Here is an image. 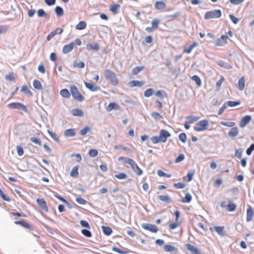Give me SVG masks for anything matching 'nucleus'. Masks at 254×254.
I'll list each match as a JSON object with an SVG mask.
<instances>
[{"label":"nucleus","instance_id":"nucleus-13","mask_svg":"<svg viewBox=\"0 0 254 254\" xmlns=\"http://www.w3.org/2000/svg\"><path fill=\"white\" fill-rule=\"evenodd\" d=\"M84 84L86 87L91 91L95 92L100 90V87L99 86L92 83L84 82Z\"/></svg>","mask_w":254,"mask_h":254},{"label":"nucleus","instance_id":"nucleus-42","mask_svg":"<svg viewBox=\"0 0 254 254\" xmlns=\"http://www.w3.org/2000/svg\"><path fill=\"white\" fill-rule=\"evenodd\" d=\"M245 88V77H242L239 79V90H243Z\"/></svg>","mask_w":254,"mask_h":254},{"label":"nucleus","instance_id":"nucleus-25","mask_svg":"<svg viewBox=\"0 0 254 254\" xmlns=\"http://www.w3.org/2000/svg\"><path fill=\"white\" fill-rule=\"evenodd\" d=\"M101 228L103 233L106 236H110L112 233V230L109 227L102 226Z\"/></svg>","mask_w":254,"mask_h":254},{"label":"nucleus","instance_id":"nucleus-12","mask_svg":"<svg viewBox=\"0 0 254 254\" xmlns=\"http://www.w3.org/2000/svg\"><path fill=\"white\" fill-rule=\"evenodd\" d=\"M132 169L134 171V172L137 175H141L143 173L142 170L140 169L137 164L135 163L134 161H133L131 165H130Z\"/></svg>","mask_w":254,"mask_h":254},{"label":"nucleus","instance_id":"nucleus-19","mask_svg":"<svg viewBox=\"0 0 254 254\" xmlns=\"http://www.w3.org/2000/svg\"><path fill=\"white\" fill-rule=\"evenodd\" d=\"M121 6L119 4L116 3L110 6V10L114 13L117 14L119 12Z\"/></svg>","mask_w":254,"mask_h":254},{"label":"nucleus","instance_id":"nucleus-35","mask_svg":"<svg viewBox=\"0 0 254 254\" xmlns=\"http://www.w3.org/2000/svg\"><path fill=\"white\" fill-rule=\"evenodd\" d=\"M55 11L58 16H61L64 15V10L62 7L57 6L55 9Z\"/></svg>","mask_w":254,"mask_h":254},{"label":"nucleus","instance_id":"nucleus-31","mask_svg":"<svg viewBox=\"0 0 254 254\" xmlns=\"http://www.w3.org/2000/svg\"><path fill=\"white\" fill-rule=\"evenodd\" d=\"M191 199L192 197L191 194L189 193H187L185 197L182 198L181 201L183 203H189L191 201Z\"/></svg>","mask_w":254,"mask_h":254},{"label":"nucleus","instance_id":"nucleus-1","mask_svg":"<svg viewBox=\"0 0 254 254\" xmlns=\"http://www.w3.org/2000/svg\"><path fill=\"white\" fill-rule=\"evenodd\" d=\"M170 133L165 129H161L159 131V136H153L150 138L151 141L153 144H156L160 142L165 143L167 138L171 136Z\"/></svg>","mask_w":254,"mask_h":254},{"label":"nucleus","instance_id":"nucleus-28","mask_svg":"<svg viewBox=\"0 0 254 254\" xmlns=\"http://www.w3.org/2000/svg\"><path fill=\"white\" fill-rule=\"evenodd\" d=\"M119 161L124 160L125 163L128 164L130 165H131L132 163L134 161L133 159L127 157H120L118 158Z\"/></svg>","mask_w":254,"mask_h":254},{"label":"nucleus","instance_id":"nucleus-64","mask_svg":"<svg viewBox=\"0 0 254 254\" xmlns=\"http://www.w3.org/2000/svg\"><path fill=\"white\" fill-rule=\"evenodd\" d=\"M185 159V155L183 154H180L177 158L176 159L175 162L176 163H179L183 160H184Z\"/></svg>","mask_w":254,"mask_h":254},{"label":"nucleus","instance_id":"nucleus-29","mask_svg":"<svg viewBox=\"0 0 254 254\" xmlns=\"http://www.w3.org/2000/svg\"><path fill=\"white\" fill-rule=\"evenodd\" d=\"M61 95L65 98H69L70 97V93L69 91L67 89H62L60 91Z\"/></svg>","mask_w":254,"mask_h":254},{"label":"nucleus","instance_id":"nucleus-63","mask_svg":"<svg viewBox=\"0 0 254 254\" xmlns=\"http://www.w3.org/2000/svg\"><path fill=\"white\" fill-rule=\"evenodd\" d=\"M254 150V143H252L250 146L247 149L246 153L248 155H250Z\"/></svg>","mask_w":254,"mask_h":254},{"label":"nucleus","instance_id":"nucleus-16","mask_svg":"<svg viewBox=\"0 0 254 254\" xmlns=\"http://www.w3.org/2000/svg\"><path fill=\"white\" fill-rule=\"evenodd\" d=\"M154 7L156 9L162 10L166 7V4L163 1H157L155 2Z\"/></svg>","mask_w":254,"mask_h":254},{"label":"nucleus","instance_id":"nucleus-9","mask_svg":"<svg viewBox=\"0 0 254 254\" xmlns=\"http://www.w3.org/2000/svg\"><path fill=\"white\" fill-rule=\"evenodd\" d=\"M252 117L251 116L246 115L244 117L240 122V126L241 127H244L246 126V125L249 123V122L251 121Z\"/></svg>","mask_w":254,"mask_h":254},{"label":"nucleus","instance_id":"nucleus-5","mask_svg":"<svg viewBox=\"0 0 254 254\" xmlns=\"http://www.w3.org/2000/svg\"><path fill=\"white\" fill-rule=\"evenodd\" d=\"M222 15L221 11L219 9L213 10L211 11H207L204 15V18L205 19H209L211 18H218Z\"/></svg>","mask_w":254,"mask_h":254},{"label":"nucleus","instance_id":"nucleus-46","mask_svg":"<svg viewBox=\"0 0 254 254\" xmlns=\"http://www.w3.org/2000/svg\"><path fill=\"white\" fill-rule=\"evenodd\" d=\"M47 132L50 135L51 137L56 142H59V138L57 136V135L56 133L53 132L52 131H50V130H48Z\"/></svg>","mask_w":254,"mask_h":254},{"label":"nucleus","instance_id":"nucleus-8","mask_svg":"<svg viewBox=\"0 0 254 254\" xmlns=\"http://www.w3.org/2000/svg\"><path fill=\"white\" fill-rule=\"evenodd\" d=\"M37 203L39 206L44 211L47 212L48 211V208L47 205L46 201L43 198H38L37 199Z\"/></svg>","mask_w":254,"mask_h":254},{"label":"nucleus","instance_id":"nucleus-49","mask_svg":"<svg viewBox=\"0 0 254 254\" xmlns=\"http://www.w3.org/2000/svg\"><path fill=\"white\" fill-rule=\"evenodd\" d=\"M194 171H193V172H189L187 176L186 177H184V179L185 180L186 178H187V181L188 182L191 181L192 179V177L194 175Z\"/></svg>","mask_w":254,"mask_h":254},{"label":"nucleus","instance_id":"nucleus-38","mask_svg":"<svg viewBox=\"0 0 254 254\" xmlns=\"http://www.w3.org/2000/svg\"><path fill=\"white\" fill-rule=\"evenodd\" d=\"M86 23L84 21H80L76 26V29L78 30H83L85 28Z\"/></svg>","mask_w":254,"mask_h":254},{"label":"nucleus","instance_id":"nucleus-59","mask_svg":"<svg viewBox=\"0 0 254 254\" xmlns=\"http://www.w3.org/2000/svg\"><path fill=\"white\" fill-rule=\"evenodd\" d=\"M192 79L195 82L197 85H201V80L200 78L197 75H193L192 77Z\"/></svg>","mask_w":254,"mask_h":254},{"label":"nucleus","instance_id":"nucleus-20","mask_svg":"<svg viewBox=\"0 0 254 254\" xmlns=\"http://www.w3.org/2000/svg\"><path fill=\"white\" fill-rule=\"evenodd\" d=\"M71 113L74 116L82 117L83 115V112L82 110L78 108L72 109L71 111Z\"/></svg>","mask_w":254,"mask_h":254},{"label":"nucleus","instance_id":"nucleus-3","mask_svg":"<svg viewBox=\"0 0 254 254\" xmlns=\"http://www.w3.org/2000/svg\"><path fill=\"white\" fill-rule=\"evenodd\" d=\"M70 91L73 98L75 100L82 102L84 99V97L79 92L78 89L74 85L70 86Z\"/></svg>","mask_w":254,"mask_h":254},{"label":"nucleus","instance_id":"nucleus-43","mask_svg":"<svg viewBox=\"0 0 254 254\" xmlns=\"http://www.w3.org/2000/svg\"><path fill=\"white\" fill-rule=\"evenodd\" d=\"M81 233L84 236H85L86 237L90 238V237H91V236H92L91 232L87 229H82L81 230Z\"/></svg>","mask_w":254,"mask_h":254},{"label":"nucleus","instance_id":"nucleus-24","mask_svg":"<svg viewBox=\"0 0 254 254\" xmlns=\"http://www.w3.org/2000/svg\"><path fill=\"white\" fill-rule=\"evenodd\" d=\"M119 106L115 103L111 102L107 107L106 110L108 112L111 111L112 110H117L118 109Z\"/></svg>","mask_w":254,"mask_h":254},{"label":"nucleus","instance_id":"nucleus-17","mask_svg":"<svg viewBox=\"0 0 254 254\" xmlns=\"http://www.w3.org/2000/svg\"><path fill=\"white\" fill-rule=\"evenodd\" d=\"M144 82L142 81H139L138 80H132L129 82L128 85L131 87L135 86L140 87L144 84Z\"/></svg>","mask_w":254,"mask_h":254},{"label":"nucleus","instance_id":"nucleus-26","mask_svg":"<svg viewBox=\"0 0 254 254\" xmlns=\"http://www.w3.org/2000/svg\"><path fill=\"white\" fill-rule=\"evenodd\" d=\"M87 49L88 50H95L97 51L99 49V45L97 43H95L94 45L91 44H87L86 45Z\"/></svg>","mask_w":254,"mask_h":254},{"label":"nucleus","instance_id":"nucleus-36","mask_svg":"<svg viewBox=\"0 0 254 254\" xmlns=\"http://www.w3.org/2000/svg\"><path fill=\"white\" fill-rule=\"evenodd\" d=\"M218 64L220 66L227 68V69L230 68L231 67V65L229 64H228L225 62H224L223 61H218Z\"/></svg>","mask_w":254,"mask_h":254},{"label":"nucleus","instance_id":"nucleus-40","mask_svg":"<svg viewBox=\"0 0 254 254\" xmlns=\"http://www.w3.org/2000/svg\"><path fill=\"white\" fill-rule=\"evenodd\" d=\"M154 92V90L152 88H149L144 92V95L146 97L151 96Z\"/></svg>","mask_w":254,"mask_h":254},{"label":"nucleus","instance_id":"nucleus-34","mask_svg":"<svg viewBox=\"0 0 254 254\" xmlns=\"http://www.w3.org/2000/svg\"><path fill=\"white\" fill-rule=\"evenodd\" d=\"M238 131L237 127L232 128L228 132V135L230 137H235L237 135Z\"/></svg>","mask_w":254,"mask_h":254},{"label":"nucleus","instance_id":"nucleus-52","mask_svg":"<svg viewBox=\"0 0 254 254\" xmlns=\"http://www.w3.org/2000/svg\"><path fill=\"white\" fill-rule=\"evenodd\" d=\"M223 229L224 227L215 226L214 227L215 230L221 236L223 235Z\"/></svg>","mask_w":254,"mask_h":254},{"label":"nucleus","instance_id":"nucleus-54","mask_svg":"<svg viewBox=\"0 0 254 254\" xmlns=\"http://www.w3.org/2000/svg\"><path fill=\"white\" fill-rule=\"evenodd\" d=\"M227 208L229 211H233L236 209V205H235L234 203L229 202L228 205H227Z\"/></svg>","mask_w":254,"mask_h":254},{"label":"nucleus","instance_id":"nucleus-27","mask_svg":"<svg viewBox=\"0 0 254 254\" xmlns=\"http://www.w3.org/2000/svg\"><path fill=\"white\" fill-rule=\"evenodd\" d=\"M78 166H74L71 172H70V176L72 177H74V178H77L78 176Z\"/></svg>","mask_w":254,"mask_h":254},{"label":"nucleus","instance_id":"nucleus-44","mask_svg":"<svg viewBox=\"0 0 254 254\" xmlns=\"http://www.w3.org/2000/svg\"><path fill=\"white\" fill-rule=\"evenodd\" d=\"M30 141L34 143H35L39 146L42 145V143L40 140L36 137H31L30 139Z\"/></svg>","mask_w":254,"mask_h":254},{"label":"nucleus","instance_id":"nucleus-15","mask_svg":"<svg viewBox=\"0 0 254 254\" xmlns=\"http://www.w3.org/2000/svg\"><path fill=\"white\" fill-rule=\"evenodd\" d=\"M74 46V43L71 42L69 43L68 44H67L64 46L63 49V52L64 54H67L71 52Z\"/></svg>","mask_w":254,"mask_h":254},{"label":"nucleus","instance_id":"nucleus-55","mask_svg":"<svg viewBox=\"0 0 254 254\" xmlns=\"http://www.w3.org/2000/svg\"><path fill=\"white\" fill-rule=\"evenodd\" d=\"M221 124L228 127H232L235 125V123L232 122H221Z\"/></svg>","mask_w":254,"mask_h":254},{"label":"nucleus","instance_id":"nucleus-45","mask_svg":"<svg viewBox=\"0 0 254 254\" xmlns=\"http://www.w3.org/2000/svg\"><path fill=\"white\" fill-rule=\"evenodd\" d=\"M179 137V139L180 140V141H182L183 143L186 142L187 137V135L185 133L183 132V133H180Z\"/></svg>","mask_w":254,"mask_h":254},{"label":"nucleus","instance_id":"nucleus-32","mask_svg":"<svg viewBox=\"0 0 254 254\" xmlns=\"http://www.w3.org/2000/svg\"><path fill=\"white\" fill-rule=\"evenodd\" d=\"M144 68V66H138L134 67L132 70V73L136 75Z\"/></svg>","mask_w":254,"mask_h":254},{"label":"nucleus","instance_id":"nucleus-58","mask_svg":"<svg viewBox=\"0 0 254 254\" xmlns=\"http://www.w3.org/2000/svg\"><path fill=\"white\" fill-rule=\"evenodd\" d=\"M5 78L9 81H14L15 80L14 75L13 72H10L5 76Z\"/></svg>","mask_w":254,"mask_h":254},{"label":"nucleus","instance_id":"nucleus-11","mask_svg":"<svg viewBox=\"0 0 254 254\" xmlns=\"http://www.w3.org/2000/svg\"><path fill=\"white\" fill-rule=\"evenodd\" d=\"M63 31V29L57 28L54 31L51 32L47 36V40L48 41L51 40L56 35L61 34Z\"/></svg>","mask_w":254,"mask_h":254},{"label":"nucleus","instance_id":"nucleus-39","mask_svg":"<svg viewBox=\"0 0 254 254\" xmlns=\"http://www.w3.org/2000/svg\"><path fill=\"white\" fill-rule=\"evenodd\" d=\"M151 116L156 120H159L160 119H162L163 118L162 116H161L159 113L156 112H153L151 113Z\"/></svg>","mask_w":254,"mask_h":254},{"label":"nucleus","instance_id":"nucleus-51","mask_svg":"<svg viewBox=\"0 0 254 254\" xmlns=\"http://www.w3.org/2000/svg\"><path fill=\"white\" fill-rule=\"evenodd\" d=\"M112 250L113 251L117 252L120 254H127V252L126 251H123L116 247H113Z\"/></svg>","mask_w":254,"mask_h":254},{"label":"nucleus","instance_id":"nucleus-23","mask_svg":"<svg viewBox=\"0 0 254 254\" xmlns=\"http://www.w3.org/2000/svg\"><path fill=\"white\" fill-rule=\"evenodd\" d=\"M76 133L74 129H67L64 132V135L66 137H73L74 136Z\"/></svg>","mask_w":254,"mask_h":254},{"label":"nucleus","instance_id":"nucleus-18","mask_svg":"<svg viewBox=\"0 0 254 254\" xmlns=\"http://www.w3.org/2000/svg\"><path fill=\"white\" fill-rule=\"evenodd\" d=\"M15 224L20 225L23 227L29 229L30 231L33 230V228L27 222L24 221H16L14 222Z\"/></svg>","mask_w":254,"mask_h":254},{"label":"nucleus","instance_id":"nucleus-56","mask_svg":"<svg viewBox=\"0 0 254 254\" xmlns=\"http://www.w3.org/2000/svg\"><path fill=\"white\" fill-rule=\"evenodd\" d=\"M0 196L5 201H9L10 198L2 191V190L0 189Z\"/></svg>","mask_w":254,"mask_h":254},{"label":"nucleus","instance_id":"nucleus-14","mask_svg":"<svg viewBox=\"0 0 254 254\" xmlns=\"http://www.w3.org/2000/svg\"><path fill=\"white\" fill-rule=\"evenodd\" d=\"M186 247L187 249L193 254H201L200 251H199L197 248L190 244H187Z\"/></svg>","mask_w":254,"mask_h":254},{"label":"nucleus","instance_id":"nucleus-60","mask_svg":"<svg viewBox=\"0 0 254 254\" xmlns=\"http://www.w3.org/2000/svg\"><path fill=\"white\" fill-rule=\"evenodd\" d=\"M80 224L83 227H85L87 229H90V225L89 224L88 222L85 220H81L80 221Z\"/></svg>","mask_w":254,"mask_h":254},{"label":"nucleus","instance_id":"nucleus-21","mask_svg":"<svg viewBox=\"0 0 254 254\" xmlns=\"http://www.w3.org/2000/svg\"><path fill=\"white\" fill-rule=\"evenodd\" d=\"M164 250L166 252H177L178 249L177 248L173 246L170 245H166L164 248Z\"/></svg>","mask_w":254,"mask_h":254},{"label":"nucleus","instance_id":"nucleus-4","mask_svg":"<svg viewBox=\"0 0 254 254\" xmlns=\"http://www.w3.org/2000/svg\"><path fill=\"white\" fill-rule=\"evenodd\" d=\"M209 125V121L208 120H203L198 122L194 127V130L196 131H201L205 130L207 129Z\"/></svg>","mask_w":254,"mask_h":254},{"label":"nucleus","instance_id":"nucleus-2","mask_svg":"<svg viewBox=\"0 0 254 254\" xmlns=\"http://www.w3.org/2000/svg\"><path fill=\"white\" fill-rule=\"evenodd\" d=\"M104 75L106 79L113 85L116 86L118 84V79L116 76V73L110 70H104Z\"/></svg>","mask_w":254,"mask_h":254},{"label":"nucleus","instance_id":"nucleus-7","mask_svg":"<svg viewBox=\"0 0 254 254\" xmlns=\"http://www.w3.org/2000/svg\"><path fill=\"white\" fill-rule=\"evenodd\" d=\"M141 227L148 231L152 233H156L158 231V228L155 225L149 223H143Z\"/></svg>","mask_w":254,"mask_h":254},{"label":"nucleus","instance_id":"nucleus-22","mask_svg":"<svg viewBox=\"0 0 254 254\" xmlns=\"http://www.w3.org/2000/svg\"><path fill=\"white\" fill-rule=\"evenodd\" d=\"M254 215V211L251 208V207H249V208L247 209V221L248 222H249L251 221L253 219Z\"/></svg>","mask_w":254,"mask_h":254},{"label":"nucleus","instance_id":"nucleus-30","mask_svg":"<svg viewBox=\"0 0 254 254\" xmlns=\"http://www.w3.org/2000/svg\"><path fill=\"white\" fill-rule=\"evenodd\" d=\"M33 85L34 87L36 89H37V90L42 89V84L39 80H38L37 79L34 80L33 82Z\"/></svg>","mask_w":254,"mask_h":254},{"label":"nucleus","instance_id":"nucleus-48","mask_svg":"<svg viewBox=\"0 0 254 254\" xmlns=\"http://www.w3.org/2000/svg\"><path fill=\"white\" fill-rule=\"evenodd\" d=\"M160 21L159 19H154L151 21L152 27L154 29H156L158 28V25Z\"/></svg>","mask_w":254,"mask_h":254},{"label":"nucleus","instance_id":"nucleus-10","mask_svg":"<svg viewBox=\"0 0 254 254\" xmlns=\"http://www.w3.org/2000/svg\"><path fill=\"white\" fill-rule=\"evenodd\" d=\"M227 36L222 35L220 38L216 40L215 44L217 46H222L227 42Z\"/></svg>","mask_w":254,"mask_h":254},{"label":"nucleus","instance_id":"nucleus-37","mask_svg":"<svg viewBox=\"0 0 254 254\" xmlns=\"http://www.w3.org/2000/svg\"><path fill=\"white\" fill-rule=\"evenodd\" d=\"M186 119L189 121L190 124H191L197 121L199 119V117L194 116H189L186 117Z\"/></svg>","mask_w":254,"mask_h":254},{"label":"nucleus","instance_id":"nucleus-33","mask_svg":"<svg viewBox=\"0 0 254 254\" xmlns=\"http://www.w3.org/2000/svg\"><path fill=\"white\" fill-rule=\"evenodd\" d=\"M158 198L166 203H169L171 201V199L168 195H158Z\"/></svg>","mask_w":254,"mask_h":254},{"label":"nucleus","instance_id":"nucleus-61","mask_svg":"<svg viewBox=\"0 0 254 254\" xmlns=\"http://www.w3.org/2000/svg\"><path fill=\"white\" fill-rule=\"evenodd\" d=\"M227 107H234L236 105H238V101H230L225 102Z\"/></svg>","mask_w":254,"mask_h":254},{"label":"nucleus","instance_id":"nucleus-47","mask_svg":"<svg viewBox=\"0 0 254 254\" xmlns=\"http://www.w3.org/2000/svg\"><path fill=\"white\" fill-rule=\"evenodd\" d=\"M157 174L159 177H166L167 178H170L171 177V175L170 174L165 173L161 170H159L157 171Z\"/></svg>","mask_w":254,"mask_h":254},{"label":"nucleus","instance_id":"nucleus-57","mask_svg":"<svg viewBox=\"0 0 254 254\" xmlns=\"http://www.w3.org/2000/svg\"><path fill=\"white\" fill-rule=\"evenodd\" d=\"M181 13L180 12H177L173 15H168L166 16V17L167 18H171V19H173L174 18H177L181 15Z\"/></svg>","mask_w":254,"mask_h":254},{"label":"nucleus","instance_id":"nucleus-41","mask_svg":"<svg viewBox=\"0 0 254 254\" xmlns=\"http://www.w3.org/2000/svg\"><path fill=\"white\" fill-rule=\"evenodd\" d=\"M90 130L91 128L89 127L86 126L80 130L79 133L81 135H85L87 132L90 131Z\"/></svg>","mask_w":254,"mask_h":254},{"label":"nucleus","instance_id":"nucleus-62","mask_svg":"<svg viewBox=\"0 0 254 254\" xmlns=\"http://www.w3.org/2000/svg\"><path fill=\"white\" fill-rule=\"evenodd\" d=\"M38 16L40 17H45L47 15L43 9H39L37 11Z\"/></svg>","mask_w":254,"mask_h":254},{"label":"nucleus","instance_id":"nucleus-6","mask_svg":"<svg viewBox=\"0 0 254 254\" xmlns=\"http://www.w3.org/2000/svg\"><path fill=\"white\" fill-rule=\"evenodd\" d=\"M8 107L10 109H17L22 110L25 112L27 113L28 112L27 108L26 106L22 104V103L18 102H13L9 104L8 105Z\"/></svg>","mask_w":254,"mask_h":254},{"label":"nucleus","instance_id":"nucleus-53","mask_svg":"<svg viewBox=\"0 0 254 254\" xmlns=\"http://www.w3.org/2000/svg\"><path fill=\"white\" fill-rule=\"evenodd\" d=\"M88 154L91 157H95L98 155V151L96 149H91L89 150Z\"/></svg>","mask_w":254,"mask_h":254},{"label":"nucleus","instance_id":"nucleus-50","mask_svg":"<svg viewBox=\"0 0 254 254\" xmlns=\"http://www.w3.org/2000/svg\"><path fill=\"white\" fill-rule=\"evenodd\" d=\"M115 177L118 179H125L127 178V175L125 173H120L118 174L115 175Z\"/></svg>","mask_w":254,"mask_h":254}]
</instances>
